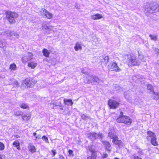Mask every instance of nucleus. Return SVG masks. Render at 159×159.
<instances>
[{
  "label": "nucleus",
  "mask_w": 159,
  "mask_h": 159,
  "mask_svg": "<svg viewBox=\"0 0 159 159\" xmlns=\"http://www.w3.org/2000/svg\"><path fill=\"white\" fill-rule=\"evenodd\" d=\"M27 148L29 151L32 153L35 152L36 151L35 147L32 143H30Z\"/></svg>",
  "instance_id": "4468645a"
},
{
  "label": "nucleus",
  "mask_w": 159,
  "mask_h": 159,
  "mask_svg": "<svg viewBox=\"0 0 159 159\" xmlns=\"http://www.w3.org/2000/svg\"><path fill=\"white\" fill-rule=\"evenodd\" d=\"M147 134L148 135V137H150L151 138L154 137V136H156V135L153 133L151 131H148L147 132Z\"/></svg>",
  "instance_id": "cd10ccee"
},
{
  "label": "nucleus",
  "mask_w": 159,
  "mask_h": 159,
  "mask_svg": "<svg viewBox=\"0 0 159 159\" xmlns=\"http://www.w3.org/2000/svg\"><path fill=\"white\" fill-rule=\"evenodd\" d=\"M5 14L7 20L11 24L15 23L16 19L19 17V15L17 12L10 10L5 11Z\"/></svg>",
  "instance_id": "f03ea898"
},
{
  "label": "nucleus",
  "mask_w": 159,
  "mask_h": 159,
  "mask_svg": "<svg viewBox=\"0 0 159 159\" xmlns=\"http://www.w3.org/2000/svg\"><path fill=\"white\" fill-rule=\"evenodd\" d=\"M123 61L127 64L129 67L137 65L138 62L137 59L133 55H125L123 56Z\"/></svg>",
  "instance_id": "f257e3e1"
},
{
  "label": "nucleus",
  "mask_w": 159,
  "mask_h": 159,
  "mask_svg": "<svg viewBox=\"0 0 159 159\" xmlns=\"http://www.w3.org/2000/svg\"><path fill=\"white\" fill-rule=\"evenodd\" d=\"M149 37L151 38V39L154 41H156L157 40V36L155 35H152L150 34Z\"/></svg>",
  "instance_id": "72a5a7b5"
},
{
  "label": "nucleus",
  "mask_w": 159,
  "mask_h": 159,
  "mask_svg": "<svg viewBox=\"0 0 159 159\" xmlns=\"http://www.w3.org/2000/svg\"><path fill=\"white\" fill-rule=\"evenodd\" d=\"M37 64L36 62L34 61H30L28 63V66L32 69H34L37 66Z\"/></svg>",
  "instance_id": "dca6fc26"
},
{
  "label": "nucleus",
  "mask_w": 159,
  "mask_h": 159,
  "mask_svg": "<svg viewBox=\"0 0 159 159\" xmlns=\"http://www.w3.org/2000/svg\"><path fill=\"white\" fill-rule=\"evenodd\" d=\"M108 105L111 109H116L119 105V103L115 100L110 99L108 102Z\"/></svg>",
  "instance_id": "1a4fd4ad"
},
{
  "label": "nucleus",
  "mask_w": 159,
  "mask_h": 159,
  "mask_svg": "<svg viewBox=\"0 0 159 159\" xmlns=\"http://www.w3.org/2000/svg\"><path fill=\"white\" fill-rule=\"evenodd\" d=\"M138 53L139 55V58L142 61H145V59L144 58V56L139 53V52H138Z\"/></svg>",
  "instance_id": "2f4dec72"
},
{
  "label": "nucleus",
  "mask_w": 159,
  "mask_h": 159,
  "mask_svg": "<svg viewBox=\"0 0 159 159\" xmlns=\"http://www.w3.org/2000/svg\"><path fill=\"white\" fill-rule=\"evenodd\" d=\"M41 12L43 13L45 17L48 19H51L53 16L52 14L48 11L47 10L44 8H42L40 11Z\"/></svg>",
  "instance_id": "9d476101"
},
{
  "label": "nucleus",
  "mask_w": 159,
  "mask_h": 159,
  "mask_svg": "<svg viewBox=\"0 0 159 159\" xmlns=\"http://www.w3.org/2000/svg\"><path fill=\"white\" fill-rule=\"evenodd\" d=\"M12 144L18 150H20L21 148L20 146V143L18 140H16L14 141L13 143Z\"/></svg>",
  "instance_id": "f3484780"
},
{
  "label": "nucleus",
  "mask_w": 159,
  "mask_h": 159,
  "mask_svg": "<svg viewBox=\"0 0 159 159\" xmlns=\"http://www.w3.org/2000/svg\"><path fill=\"white\" fill-rule=\"evenodd\" d=\"M27 54V56H23L21 58V61L23 63H26L33 58V55L32 52H28Z\"/></svg>",
  "instance_id": "6e6552de"
},
{
  "label": "nucleus",
  "mask_w": 159,
  "mask_h": 159,
  "mask_svg": "<svg viewBox=\"0 0 159 159\" xmlns=\"http://www.w3.org/2000/svg\"><path fill=\"white\" fill-rule=\"evenodd\" d=\"M16 116H20V114H19V115H18L17 114H15Z\"/></svg>",
  "instance_id": "4d7b16f0"
},
{
  "label": "nucleus",
  "mask_w": 159,
  "mask_h": 159,
  "mask_svg": "<svg viewBox=\"0 0 159 159\" xmlns=\"http://www.w3.org/2000/svg\"><path fill=\"white\" fill-rule=\"evenodd\" d=\"M101 81L97 77L93 75L92 81V83H93L95 84H98Z\"/></svg>",
  "instance_id": "a211bd4d"
},
{
  "label": "nucleus",
  "mask_w": 159,
  "mask_h": 159,
  "mask_svg": "<svg viewBox=\"0 0 159 159\" xmlns=\"http://www.w3.org/2000/svg\"><path fill=\"white\" fill-rule=\"evenodd\" d=\"M108 69L111 71L119 72L121 69L117 66V64L114 62H111L108 66Z\"/></svg>",
  "instance_id": "423d86ee"
},
{
  "label": "nucleus",
  "mask_w": 159,
  "mask_h": 159,
  "mask_svg": "<svg viewBox=\"0 0 159 159\" xmlns=\"http://www.w3.org/2000/svg\"><path fill=\"white\" fill-rule=\"evenodd\" d=\"M108 156V154L107 153L104 152L102 155V157L103 158H107Z\"/></svg>",
  "instance_id": "58836bf2"
},
{
  "label": "nucleus",
  "mask_w": 159,
  "mask_h": 159,
  "mask_svg": "<svg viewBox=\"0 0 159 159\" xmlns=\"http://www.w3.org/2000/svg\"><path fill=\"white\" fill-rule=\"evenodd\" d=\"M74 159H80L79 158H74Z\"/></svg>",
  "instance_id": "bf43d9fd"
},
{
  "label": "nucleus",
  "mask_w": 159,
  "mask_h": 159,
  "mask_svg": "<svg viewBox=\"0 0 159 159\" xmlns=\"http://www.w3.org/2000/svg\"><path fill=\"white\" fill-rule=\"evenodd\" d=\"M100 39H94L93 41V44L96 45L98 46L99 43Z\"/></svg>",
  "instance_id": "473e14b6"
},
{
  "label": "nucleus",
  "mask_w": 159,
  "mask_h": 159,
  "mask_svg": "<svg viewBox=\"0 0 159 159\" xmlns=\"http://www.w3.org/2000/svg\"><path fill=\"white\" fill-rule=\"evenodd\" d=\"M37 82L33 78H26L23 81V84H24L27 87H33Z\"/></svg>",
  "instance_id": "20e7f679"
},
{
  "label": "nucleus",
  "mask_w": 159,
  "mask_h": 159,
  "mask_svg": "<svg viewBox=\"0 0 159 159\" xmlns=\"http://www.w3.org/2000/svg\"><path fill=\"white\" fill-rule=\"evenodd\" d=\"M51 152L52 153V156H54L56 154V150H55L53 149L51 150Z\"/></svg>",
  "instance_id": "ea45409f"
},
{
  "label": "nucleus",
  "mask_w": 159,
  "mask_h": 159,
  "mask_svg": "<svg viewBox=\"0 0 159 159\" xmlns=\"http://www.w3.org/2000/svg\"><path fill=\"white\" fill-rule=\"evenodd\" d=\"M153 99L155 100H157L159 99V93L155 94L153 97Z\"/></svg>",
  "instance_id": "c9c22d12"
},
{
  "label": "nucleus",
  "mask_w": 159,
  "mask_h": 159,
  "mask_svg": "<svg viewBox=\"0 0 159 159\" xmlns=\"http://www.w3.org/2000/svg\"><path fill=\"white\" fill-rule=\"evenodd\" d=\"M16 69V65L15 63H12L10 65L9 69L11 70H15Z\"/></svg>",
  "instance_id": "bb28decb"
},
{
  "label": "nucleus",
  "mask_w": 159,
  "mask_h": 159,
  "mask_svg": "<svg viewBox=\"0 0 159 159\" xmlns=\"http://www.w3.org/2000/svg\"><path fill=\"white\" fill-rule=\"evenodd\" d=\"M64 102L65 104H67L68 103L70 102V99H64Z\"/></svg>",
  "instance_id": "a19ab883"
},
{
  "label": "nucleus",
  "mask_w": 159,
  "mask_h": 159,
  "mask_svg": "<svg viewBox=\"0 0 159 159\" xmlns=\"http://www.w3.org/2000/svg\"><path fill=\"white\" fill-rule=\"evenodd\" d=\"M20 107L24 109H27L29 108V106L26 103H22L19 105Z\"/></svg>",
  "instance_id": "393cba45"
},
{
  "label": "nucleus",
  "mask_w": 159,
  "mask_h": 159,
  "mask_svg": "<svg viewBox=\"0 0 159 159\" xmlns=\"http://www.w3.org/2000/svg\"><path fill=\"white\" fill-rule=\"evenodd\" d=\"M82 118L84 120H87L90 119L89 116H88L85 114H83L81 116Z\"/></svg>",
  "instance_id": "7c9ffc66"
},
{
  "label": "nucleus",
  "mask_w": 159,
  "mask_h": 159,
  "mask_svg": "<svg viewBox=\"0 0 159 159\" xmlns=\"http://www.w3.org/2000/svg\"><path fill=\"white\" fill-rule=\"evenodd\" d=\"M74 49L76 51H77L79 50H81L82 47L81 44L79 42L77 43L74 47Z\"/></svg>",
  "instance_id": "412c9836"
},
{
  "label": "nucleus",
  "mask_w": 159,
  "mask_h": 159,
  "mask_svg": "<svg viewBox=\"0 0 159 159\" xmlns=\"http://www.w3.org/2000/svg\"><path fill=\"white\" fill-rule=\"evenodd\" d=\"M124 116L123 115V113L122 112H120V114L119 117H123Z\"/></svg>",
  "instance_id": "8fccbe9b"
},
{
  "label": "nucleus",
  "mask_w": 159,
  "mask_h": 159,
  "mask_svg": "<svg viewBox=\"0 0 159 159\" xmlns=\"http://www.w3.org/2000/svg\"><path fill=\"white\" fill-rule=\"evenodd\" d=\"M42 52L44 56L46 57H49L50 52L46 48H43L42 51Z\"/></svg>",
  "instance_id": "6ab92c4d"
},
{
  "label": "nucleus",
  "mask_w": 159,
  "mask_h": 159,
  "mask_svg": "<svg viewBox=\"0 0 159 159\" xmlns=\"http://www.w3.org/2000/svg\"><path fill=\"white\" fill-rule=\"evenodd\" d=\"M157 6H158L157 5V3L156 2L147 4L145 6V13L146 15L148 16L151 13L157 12L158 9L156 8V7Z\"/></svg>",
  "instance_id": "7ed1b4c3"
},
{
  "label": "nucleus",
  "mask_w": 159,
  "mask_h": 159,
  "mask_svg": "<svg viewBox=\"0 0 159 159\" xmlns=\"http://www.w3.org/2000/svg\"><path fill=\"white\" fill-rule=\"evenodd\" d=\"M134 159H142L141 158H139L138 156H134Z\"/></svg>",
  "instance_id": "49530a36"
},
{
  "label": "nucleus",
  "mask_w": 159,
  "mask_h": 159,
  "mask_svg": "<svg viewBox=\"0 0 159 159\" xmlns=\"http://www.w3.org/2000/svg\"><path fill=\"white\" fill-rule=\"evenodd\" d=\"M42 27V29L43 30H51L52 29V26H48L46 25L43 26Z\"/></svg>",
  "instance_id": "c756f323"
},
{
  "label": "nucleus",
  "mask_w": 159,
  "mask_h": 159,
  "mask_svg": "<svg viewBox=\"0 0 159 159\" xmlns=\"http://www.w3.org/2000/svg\"><path fill=\"white\" fill-rule=\"evenodd\" d=\"M88 149L91 153V156H87L85 159H96L97 157V153L95 150L92 146H89Z\"/></svg>",
  "instance_id": "0eeeda50"
},
{
  "label": "nucleus",
  "mask_w": 159,
  "mask_h": 159,
  "mask_svg": "<svg viewBox=\"0 0 159 159\" xmlns=\"http://www.w3.org/2000/svg\"><path fill=\"white\" fill-rule=\"evenodd\" d=\"M73 104V102L72 100L70 99V105H72Z\"/></svg>",
  "instance_id": "603ef678"
},
{
  "label": "nucleus",
  "mask_w": 159,
  "mask_h": 159,
  "mask_svg": "<svg viewBox=\"0 0 159 159\" xmlns=\"http://www.w3.org/2000/svg\"><path fill=\"white\" fill-rule=\"evenodd\" d=\"M102 142L106 147V149L108 151V152H110L111 151V145L110 143L107 141H102Z\"/></svg>",
  "instance_id": "2eb2a0df"
},
{
  "label": "nucleus",
  "mask_w": 159,
  "mask_h": 159,
  "mask_svg": "<svg viewBox=\"0 0 159 159\" xmlns=\"http://www.w3.org/2000/svg\"><path fill=\"white\" fill-rule=\"evenodd\" d=\"M56 159H64V158L61 155L59 156L58 158H56Z\"/></svg>",
  "instance_id": "c03bdc74"
},
{
  "label": "nucleus",
  "mask_w": 159,
  "mask_h": 159,
  "mask_svg": "<svg viewBox=\"0 0 159 159\" xmlns=\"http://www.w3.org/2000/svg\"><path fill=\"white\" fill-rule=\"evenodd\" d=\"M68 152H69L70 153V150H69L68 151Z\"/></svg>",
  "instance_id": "052dcab7"
},
{
  "label": "nucleus",
  "mask_w": 159,
  "mask_h": 159,
  "mask_svg": "<svg viewBox=\"0 0 159 159\" xmlns=\"http://www.w3.org/2000/svg\"><path fill=\"white\" fill-rule=\"evenodd\" d=\"M125 116L123 117H119L116 119V121L119 123H124V121L125 120Z\"/></svg>",
  "instance_id": "a878e982"
},
{
  "label": "nucleus",
  "mask_w": 159,
  "mask_h": 159,
  "mask_svg": "<svg viewBox=\"0 0 159 159\" xmlns=\"http://www.w3.org/2000/svg\"><path fill=\"white\" fill-rule=\"evenodd\" d=\"M112 141L113 143L117 145L119 148L122 146V142L121 140L118 139V137L115 139L112 140Z\"/></svg>",
  "instance_id": "ddd939ff"
},
{
  "label": "nucleus",
  "mask_w": 159,
  "mask_h": 159,
  "mask_svg": "<svg viewBox=\"0 0 159 159\" xmlns=\"http://www.w3.org/2000/svg\"><path fill=\"white\" fill-rule=\"evenodd\" d=\"M152 88V86L150 85H148L147 86V89H148L151 90Z\"/></svg>",
  "instance_id": "79ce46f5"
},
{
  "label": "nucleus",
  "mask_w": 159,
  "mask_h": 159,
  "mask_svg": "<svg viewBox=\"0 0 159 159\" xmlns=\"http://www.w3.org/2000/svg\"><path fill=\"white\" fill-rule=\"evenodd\" d=\"M42 138L43 140L45 141V142L47 143H48V138L46 136L43 135L42 137Z\"/></svg>",
  "instance_id": "e433bc0d"
},
{
  "label": "nucleus",
  "mask_w": 159,
  "mask_h": 159,
  "mask_svg": "<svg viewBox=\"0 0 159 159\" xmlns=\"http://www.w3.org/2000/svg\"><path fill=\"white\" fill-rule=\"evenodd\" d=\"M157 5L158 6L156 7V8H157V9H158L157 11H159V5L157 3Z\"/></svg>",
  "instance_id": "09e8293b"
},
{
  "label": "nucleus",
  "mask_w": 159,
  "mask_h": 159,
  "mask_svg": "<svg viewBox=\"0 0 159 159\" xmlns=\"http://www.w3.org/2000/svg\"><path fill=\"white\" fill-rule=\"evenodd\" d=\"M14 136L16 138H20V136L18 135H14Z\"/></svg>",
  "instance_id": "de8ad7c7"
},
{
  "label": "nucleus",
  "mask_w": 159,
  "mask_h": 159,
  "mask_svg": "<svg viewBox=\"0 0 159 159\" xmlns=\"http://www.w3.org/2000/svg\"><path fill=\"white\" fill-rule=\"evenodd\" d=\"M93 75H90V74H87L85 76L86 79L84 80V82L85 83L89 84L92 83V80Z\"/></svg>",
  "instance_id": "9b49d317"
},
{
  "label": "nucleus",
  "mask_w": 159,
  "mask_h": 159,
  "mask_svg": "<svg viewBox=\"0 0 159 159\" xmlns=\"http://www.w3.org/2000/svg\"><path fill=\"white\" fill-rule=\"evenodd\" d=\"M41 135H38V136H36L35 137L36 140H37V139H40L41 138Z\"/></svg>",
  "instance_id": "37998d69"
},
{
  "label": "nucleus",
  "mask_w": 159,
  "mask_h": 159,
  "mask_svg": "<svg viewBox=\"0 0 159 159\" xmlns=\"http://www.w3.org/2000/svg\"><path fill=\"white\" fill-rule=\"evenodd\" d=\"M87 135L88 138L92 141L97 139H102L103 137L102 134L100 133L97 134L94 132H90L88 133Z\"/></svg>",
  "instance_id": "39448f33"
},
{
  "label": "nucleus",
  "mask_w": 159,
  "mask_h": 159,
  "mask_svg": "<svg viewBox=\"0 0 159 159\" xmlns=\"http://www.w3.org/2000/svg\"><path fill=\"white\" fill-rule=\"evenodd\" d=\"M157 138L156 136H154L151 138V143L154 146H156L158 145V143L156 141Z\"/></svg>",
  "instance_id": "5701e85b"
},
{
  "label": "nucleus",
  "mask_w": 159,
  "mask_h": 159,
  "mask_svg": "<svg viewBox=\"0 0 159 159\" xmlns=\"http://www.w3.org/2000/svg\"><path fill=\"white\" fill-rule=\"evenodd\" d=\"M71 156L73 157L74 156V154L73 153V151L70 150V156Z\"/></svg>",
  "instance_id": "a18cd8bd"
},
{
  "label": "nucleus",
  "mask_w": 159,
  "mask_h": 159,
  "mask_svg": "<svg viewBox=\"0 0 159 159\" xmlns=\"http://www.w3.org/2000/svg\"><path fill=\"white\" fill-rule=\"evenodd\" d=\"M157 64L159 65V60L157 61Z\"/></svg>",
  "instance_id": "6e6d98bb"
},
{
  "label": "nucleus",
  "mask_w": 159,
  "mask_h": 159,
  "mask_svg": "<svg viewBox=\"0 0 159 159\" xmlns=\"http://www.w3.org/2000/svg\"><path fill=\"white\" fill-rule=\"evenodd\" d=\"M91 17L94 20H96L101 18L102 17V16L101 15L99 14H97L94 15L92 16Z\"/></svg>",
  "instance_id": "aec40b11"
},
{
  "label": "nucleus",
  "mask_w": 159,
  "mask_h": 159,
  "mask_svg": "<svg viewBox=\"0 0 159 159\" xmlns=\"http://www.w3.org/2000/svg\"><path fill=\"white\" fill-rule=\"evenodd\" d=\"M5 149V145L4 144L0 142V151H3Z\"/></svg>",
  "instance_id": "f704fd0d"
},
{
  "label": "nucleus",
  "mask_w": 159,
  "mask_h": 159,
  "mask_svg": "<svg viewBox=\"0 0 159 159\" xmlns=\"http://www.w3.org/2000/svg\"><path fill=\"white\" fill-rule=\"evenodd\" d=\"M82 72L83 73H85L84 72V70H82Z\"/></svg>",
  "instance_id": "864d4df0"
},
{
  "label": "nucleus",
  "mask_w": 159,
  "mask_h": 159,
  "mask_svg": "<svg viewBox=\"0 0 159 159\" xmlns=\"http://www.w3.org/2000/svg\"><path fill=\"white\" fill-rule=\"evenodd\" d=\"M109 57L108 56H106L103 59L102 62L104 63L106 65L108 62L109 61Z\"/></svg>",
  "instance_id": "c85d7f7f"
},
{
  "label": "nucleus",
  "mask_w": 159,
  "mask_h": 159,
  "mask_svg": "<svg viewBox=\"0 0 159 159\" xmlns=\"http://www.w3.org/2000/svg\"><path fill=\"white\" fill-rule=\"evenodd\" d=\"M0 159H5V158L2 157V156L0 154Z\"/></svg>",
  "instance_id": "3c124183"
},
{
  "label": "nucleus",
  "mask_w": 159,
  "mask_h": 159,
  "mask_svg": "<svg viewBox=\"0 0 159 159\" xmlns=\"http://www.w3.org/2000/svg\"><path fill=\"white\" fill-rule=\"evenodd\" d=\"M108 136L111 139L113 140L115 139L118 137L116 134H114L113 133L111 132H109L108 133Z\"/></svg>",
  "instance_id": "b1692460"
},
{
  "label": "nucleus",
  "mask_w": 159,
  "mask_h": 159,
  "mask_svg": "<svg viewBox=\"0 0 159 159\" xmlns=\"http://www.w3.org/2000/svg\"><path fill=\"white\" fill-rule=\"evenodd\" d=\"M154 50L155 52V53L157 55V56H158L159 55V49L158 48H155Z\"/></svg>",
  "instance_id": "4c0bfd02"
},
{
  "label": "nucleus",
  "mask_w": 159,
  "mask_h": 159,
  "mask_svg": "<svg viewBox=\"0 0 159 159\" xmlns=\"http://www.w3.org/2000/svg\"><path fill=\"white\" fill-rule=\"evenodd\" d=\"M124 121V123L130 125L132 122V120L128 116H125V120Z\"/></svg>",
  "instance_id": "4be33fe9"
},
{
  "label": "nucleus",
  "mask_w": 159,
  "mask_h": 159,
  "mask_svg": "<svg viewBox=\"0 0 159 159\" xmlns=\"http://www.w3.org/2000/svg\"><path fill=\"white\" fill-rule=\"evenodd\" d=\"M36 134V133L35 132H34L33 133V135L34 136H35Z\"/></svg>",
  "instance_id": "5fc2aeb1"
},
{
  "label": "nucleus",
  "mask_w": 159,
  "mask_h": 159,
  "mask_svg": "<svg viewBox=\"0 0 159 159\" xmlns=\"http://www.w3.org/2000/svg\"><path fill=\"white\" fill-rule=\"evenodd\" d=\"M114 159H120L118 158H117V157H115Z\"/></svg>",
  "instance_id": "13d9d810"
},
{
  "label": "nucleus",
  "mask_w": 159,
  "mask_h": 159,
  "mask_svg": "<svg viewBox=\"0 0 159 159\" xmlns=\"http://www.w3.org/2000/svg\"><path fill=\"white\" fill-rule=\"evenodd\" d=\"M31 117V115L30 113L25 114L21 116V118L23 120L27 122L30 120Z\"/></svg>",
  "instance_id": "f8f14e48"
}]
</instances>
